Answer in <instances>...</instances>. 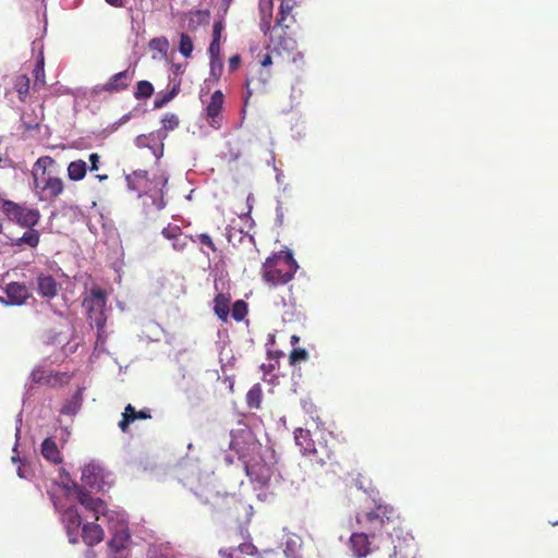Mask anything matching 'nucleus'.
I'll use <instances>...</instances> for the list:
<instances>
[{
  "label": "nucleus",
  "instance_id": "f257e3e1",
  "mask_svg": "<svg viewBox=\"0 0 558 558\" xmlns=\"http://www.w3.org/2000/svg\"><path fill=\"white\" fill-rule=\"evenodd\" d=\"M355 519L360 527L369 532L372 537L387 530L389 525H392L393 530L397 531L400 523V515L397 510L381 499L377 500L375 498L374 507L357 512Z\"/></svg>",
  "mask_w": 558,
  "mask_h": 558
},
{
  "label": "nucleus",
  "instance_id": "f03ea898",
  "mask_svg": "<svg viewBox=\"0 0 558 558\" xmlns=\"http://www.w3.org/2000/svg\"><path fill=\"white\" fill-rule=\"evenodd\" d=\"M54 163L50 156H43L34 163V192L40 201H53L64 192L63 180L49 170Z\"/></svg>",
  "mask_w": 558,
  "mask_h": 558
},
{
  "label": "nucleus",
  "instance_id": "7ed1b4c3",
  "mask_svg": "<svg viewBox=\"0 0 558 558\" xmlns=\"http://www.w3.org/2000/svg\"><path fill=\"white\" fill-rule=\"evenodd\" d=\"M298 267L292 253L281 251L266 259L262 267V276L269 286L277 287L288 283L294 277Z\"/></svg>",
  "mask_w": 558,
  "mask_h": 558
},
{
  "label": "nucleus",
  "instance_id": "20e7f679",
  "mask_svg": "<svg viewBox=\"0 0 558 558\" xmlns=\"http://www.w3.org/2000/svg\"><path fill=\"white\" fill-rule=\"evenodd\" d=\"M129 187L137 191L140 195L149 193H160V199L157 208L161 209L166 203L162 197V190L168 183V177L163 171H157L149 175L146 170H136L126 177Z\"/></svg>",
  "mask_w": 558,
  "mask_h": 558
},
{
  "label": "nucleus",
  "instance_id": "39448f33",
  "mask_svg": "<svg viewBox=\"0 0 558 558\" xmlns=\"http://www.w3.org/2000/svg\"><path fill=\"white\" fill-rule=\"evenodd\" d=\"M294 438L296 445L301 448L303 453L312 454L313 460L320 465L326 464L327 461H330L335 458V452L331 448L328 447L327 440H324V442L319 441L318 445H315V441L312 439V435L308 429H295Z\"/></svg>",
  "mask_w": 558,
  "mask_h": 558
},
{
  "label": "nucleus",
  "instance_id": "423d86ee",
  "mask_svg": "<svg viewBox=\"0 0 558 558\" xmlns=\"http://www.w3.org/2000/svg\"><path fill=\"white\" fill-rule=\"evenodd\" d=\"M106 304L107 293L99 287H93L89 295L83 300V306L87 312L88 319L97 327L98 331L102 330L106 326Z\"/></svg>",
  "mask_w": 558,
  "mask_h": 558
},
{
  "label": "nucleus",
  "instance_id": "0eeeda50",
  "mask_svg": "<svg viewBox=\"0 0 558 558\" xmlns=\"http://www.w3.org/2000/svg\"><path fill=\"white\" fill-rule=\"evenodd\" d=\"M0 209L10 220L24 228L36 226L40 219V214L37 209L23 207L9 199L0 198Z\"/></svg>",
  "mask_w": 558,
  "mask_h": 558
},
{
  "label": "nucleus",
  "instance_id": "6e6552de",
  "mask_svg": "<svg viewBox=\"0 0 558 558\" xmlns=\"http://www.w3.org/2000/svg\"><path fill=\"white\" fill-rule=\"evenodd\" d=\"M106 471L102 466L89 463L82 471L83 483L92 489L104 490L108 483L106 482Z\"/></svg>",
  "mask_w": 558,
  "mask_h": 558
},
{
  "label": "nucleus",
  "instance_id": "1a4fd4ad",
  "mask_svg": "<svg viewBox=\"0 0 558 558\" xmlns=\"http://www.w3.org/2000/svg\"><path fill=\"white\" fill-rule=\"evenodd\" d=\"M225 96L221 90H216L213 93L209 102L205 108V117L210 128L218 130L221 128L222 122V107H223Z\"/></svg>",
  "mask_w": 558,
  "mask_h": 558
},
{
  "label": "nucleus",
  "instance_id": "9d476101",
  "mask_svg": "<svg viewBox=\"0 0 558 558\" xmlns=\"http://www.w3.org/2000/svg\"><path fill=\"white\" fill-rule=\"evenodd\" d=\"M32 380L35 384L46 385L49 387H61L70 380V376L66 373H53L52 371L44 367H37L32 372Z\"/></svg>",
  "mask_w": 558,
  "mask_h": 558
},
{
  "label": "nucleus",
  "instance_id": "9b49d317",
  "mask_svg": "<svg viewBox=\"0 0 558 558\" xmlns=\"http://www.w3.org/2000/svg\"><path fill=\"white\" fill-rule=\"evenodd\" d=\"M135 76V69H126L119 73L113 74L109 80L101 86V90L109 94L121 93L130 86L131 82Z\"/></svg>",
  "mask_w": 558,
  "mask_h": 558
},
{
  "label": "nucleus",
  "instance_id": "f8f14e48",
  "mask_svg": "<svg viewBox=\"0 0 558 558\" xmlns=\"http://www.w3.org/2000/svg\"><path fill=\"white\" fill-rule=\"evenodd\" d=\"M271 76L272 74L269 69H260L256 76L246 80L245 105H247L248 99L254 94H265L267 92Z\"/></svg>",
  "mask_w": 558,
  "mask_h": 558
},
{
  "label": "nucleus",
  "instance_id": "ddd939ff",
  "mask_svg": "<svg viewBox=\"0 0 558 558\" xmlns=\"http://www.w3.org/2000/svg\"><path fill=\"white\" fill-rule=\"evenodd\" d=\"M11 85L4 93L5 98L15 93L21 102H26L31 93V78L27 74L16 73L10 78Z\"/></svg>",
  "mask_w": 558,
  "mask_h": 558
},
{
  "label": "nucleus",
  "instance_id": "4468645a",
  "mask_svg": "<svg viewBox=\"0 0 558 558\" xmlns=\"http://www.w3.org/2000/svg\"><path fill=\"white\" fill-rule=\"evenodd\" d=\"M151 418V411L148 408H144L137 411L132 404H128L122 413V418L118 423L119 428L126 433L132 423L136 420H149Z\"/></svg>",
  "mask_w": 558,
  "mask_h": 558
},
{
  "label": "nucleus",
  "instance_id": "2eb2a0df",
  "mask_svg": "<svg viewBox=\"0 0 558 558\" xmlns=\"http://www.w3.org/2000/svg\"><path fill=\"white\" fill-rule=\"evenodd\" d=\"M160 133L142 134L135 138L138 148H148L159 159L163 154V143Z\"/></svg>",
  "mask_w": 558,
  "mask_h": 558
},
{
  "label": "nucleus",
  "instance_id": "dca6fc26",
  "mask_svg": "<svg viewBox=\"0 0 558 558\" xmlns=\"http://www.w3.org/2000/svg\"><path fill=\"white\" fill-rule=\"evenodd\" d=\"M369 537H372L369 532L353 533L351 535L350 547L355 557L363 558L372 551Z\"/></svg>",
  "mask_w": 558,
  "mask_h": 558
},
{
  "label": "nucleus",
  "instance_id": "f3484780",
  "mask_svg": "<svg viewBox=\"0 0 558 558\" xmlns=\"http://www.w3.org/2000/svg\"><path fill=\"white\" fill-rule=\"evenodd\" d=\"M78 502L85 507V509L90 510L95 513V519H99V514H105L107 506L100 499L93 497L89 493L80 489L77 493Z\"/></svg>",
  "mask_w": 558,
  "mask_h": 558
},
{
  "label": "nucleus",
  "instance_id": "a211bd4d",
  "mask_svg": "<svg viewBox=\"0 0 558 558\" xmlns=\"http://www.w3.org/2000/svg\"><path fill=\"white\" fill-rule=\"evenodd\" d=\"M5 293L8 303L12 305H22L29 298V291L24 283L11 282L7 286Z\"/></svg>",
  "mask_w": 558,
  "mask_h": 558
},
{
  "label": "nucleus",
  "instance_id": "6ab92c4d",
  "mask_svg": "<svg viewBox=\"0 0 558 558\" xmlns=\"http://www.w3.org/2000/svg\"><path fill=\"white\" fill-rule=\"evenodd\" d=\"M104 530L97 523L90 522L82 526L83 542L89 547L99 544L104 539Z\"/></svg>",
  "mask_w": 558,
  "mask_h": 558
},
{
  "label": "nucleus",
  "instance_id": "aec40b11",
  "mask_svg": "<svg viewBox=\"0 0 558 558\" xmlns=\"http://www.w3.org/2000/svg\"><path fill=\"white\" fill-rule=\"evenodd\" d=\"M38 293L43 298L52 299L57 295L59 284L51 275H39L37 278Z\"/></svg>",
  "mask_w": 558,
  "mask_h": 558
},
{
  "label": "nucleus",
  "instance_id": "412c9836",
  "mask_svg": "<svg viewBox=\"0 0 558 558\" xmlns=\"http://www.w3.org/2000/svg\"><path fill=\"white\" fill-rule=\"evenodd\" d=\"M230 437L229 448L238 454H243L244 442H247L252 438V433L247 428H241L238 430H231Z\"/></svg>",
  "mask_w": 558,
  "mask_h": 558
},
{
  "label": "nucleus",
  "instance_id": "4be33fe9",
  "mask_svg": "<svg viewBox=\"0 0 558 558\" xmlns=\"http://www.w3.org/2000/svg\"><path fill=\"white\" fill-rule=\"evenodd\" d=\"M219 554L228 558H243V556H255L257 548L252 543H242L236 547L220 549Z\"/></svg>",
  "mask_w": 558,
  "mask_h": 558
},
{
  "label": "nucleus",
  "instance_id": "5701e85b",
  "mask_svg": "<svg viewBox=\"0 0 558 558\" xmlns=\"http://www.w3.org/2000/svg\"><path fill=\"white\" fill-rule=\"evenodd\" d=\"M41 454L47 461H50L53 464H59L62 462L61 453L58 449L56 441L52 438H46L43 441Z\"/></svg>",
  "mask_w": 558,
  "mask_h": 558
},
{
  "label": "nucleus",
  "instance_id": "b1692460",
  "mask_svg": "<svg viewBox=\"0 0 558 558\" xmlns=\"http://www.w3.org/2000/svg\"><path fill=\"white\" fill-rule=\"evenodd\" d=\"M276 47L287 56L288 62H295L296 56L300 53L296 51V41L291 37L282 36L277 43Z\"/></svg>",
  "mask_w": 558,
  "mask_h": 558
},
{
  "label": "nucleus",
  "instance_id": "393cba45",
  "mask_svg": "<svg viewBox=\"0 0 558 558\" xmlns=\"http://www.w3.org/2000/svg\"><path fill=\"white\" fill-rule=\"evenodd\" d=\"M66 172L71 181H81L86 177L87 163L82 159L73 160L68 165Z\"/></svg>",
  "mask_w": 558,
  "mask_h": 558
},
{
  "label": "nucleus",
  "instance_id": "a878e982",
  "mask_svg": "<svg viewBox=\"0 0 558 558\" xmlns=\"http://www.w3.org/2000/svg\"><path fill=\"white\" fill-rule=\"evenodd\" d=\"M39 241H40L39 232L32 227V228H28V230L21 238L12 240V245H14V246L27 245L32 248H35L38 246Z\"/></svg>",
  "mask_w": 558,
  "mask_h": 558
},
{
  "label": "nucleus",
  "instance_id": "bb28decb",
  "mask_svg": "<svg viewBox=\"0 0 558 558\" xmlns=\"http://www.w3.org/2000/svg\"><path fill=\"white\" fill-rule=\"evenodd\" d=\"M229 304L230 299L222 293L217 294L214 300V311L216 315L223 322H226L229 316Z\"/></svg>",
  "mask_w": 558,
  "mask_h": 558
},
{
  "label": "nucleus",
  "instance_id": "cd10ccee",
  "mask_svg": "<svg viewBox=\"0 0 558 558\" xmlns=\"http://www.w3.org/2000/svg\"><path fill=\"white\" fill-rule=\"evenodd\" d=\"M296 2L295 0H281V4L278 12V17L276 24L280 27L288 28L289 25L286 24L287 19L291 15Z\"/></svg>",
  "mask_w": 558,
  "mask_h": 558
},
{
  "label": "nucleus",
  "instance_id": "c85d7f7f",
  "mask_svg": "<svg viewBox=\"0 0 558 558\" xmlns=\"http://www.w3.org/2000/svg\"><path fill=\"white\" fill-rule=\"evenodd\" d=\"M34 84L32 89L37 90L46 85V75H45V62H44V56L40 54L39 59L37 60L34 70Z\"/></svg>",
  "mask_w": 558,
  "mask_h": 558
},
{
  "label": "nucleus",
  "instance_id": "c756f323",
  "mask_svg": "<svg viewBox=\"0 0 558 558\" xmlns=\"http://www.w3.org/2000/svg\"><path fill=\"white\" fill-rule=\"evenodd\" d=\"M413 539L403 538L399 544L393 545V551L388 558H411Z\"/></svg>",
  "mask_w": 558,
  "mask_h": 558
},
{
  "label": "nucleus",
  "instance_id": "7c9ffc66",
  "mask_svg": "<svg viewBox=\"0 0 558 558\" xmlns=\"http://www.w3.org/2000/svg\"><path fill=\"white\" fill-rule=\"evenodd\" d=\"M161 123L162 128L157 133H160L161 138L165 140L170 131L179 126L180 120L175 113L168 112L163 116Z\"/></svg>",
  "mask_w": 558,
  "mask_h": 558
},
{
  "label": "nucleus",
  "instance_id": "2f4dec72",
  "mask_svg": "<svg viewBox=\"0 0 558 558\" xmlns=\"http://www.w3.org/2000/svg\"><path fill=\"white\" fill-rule=\"evenodd\" d=\"M129 539L130 534L125 530H120L113 534L108 545L113 553H120L122 549L125 548Z\"/></svg>",
  "mask_w": 558,
  "mask_h": 558
},
{
  "label": "nucleus",
  "instance_id": "473e14b6",
  "mask_svg": "<svg viewBox=\"0 0 558 558\" xmlns=\"http://www.w3.org/2000/svg\"><path fill=\"white\" fill-rule=\"evenodd\" d=\"M263 399V391L259 384L254 385L246 393V403L250 409H259Z\"/></svg>",
  "mask_w": 558,
  "mask_h": 558
},
{
  "label": "nucleus",
  "instance_id": "72a5a7b5",
  "mask_svg": "<svg viewBox=\"0 0 558 558\" xmlns=\"http://www.w3.org/2000/svg\"><path fill=\"white\" fill-rule=\"evenodd\" d=\"M209 58H210V74L219 78L222 70H223V62L221 58V50L215 52L213 50H208Z\"/></svg>",
  "mask_w": 558,
  "mask_h": 558
},
{
  "label": "nucleus",
  "instance_id": "f704fd0d",
  "mask_svg": "<svg viewBox=\"0 0 558 558\" xmlns=\"http://www.w3.org/2000/svg\"><path fill=\"white\" fill-rule=\"evenodd\" d=\"M62 518L65 523V527H80L82 524L81 514L75 507L68 508Z\"/></svg>",
  "mask_w": 558,
  "mask_h": 558
},
{
  "label": "nucleus",
  "instance_id": "c9c22d12",
  "mask_svg": "<svg viewBox=\"0 0 558 558\" xmlns=\"http://www.w3.org/2000/svg\"><path fill=\"white\" fill-rule=\"evenodd\" d=\"M223 28H225V25H223L222 20L216 21L214 23L213 39H211L208 50H213L215 52L221 50L220 40H221V35H222Z\"/></svg>",
  "mask_w": 558,
  "mask_h": 558
},
{
  "label": "nucleus",
  "instance_id": "e433bc0d",
  "mask_svg": "<svg viewBox=\"0 0 558 558\" xmlns=\"http://www.w3.org/2000/svg\"><path fill=\"white\" fill-rule=\"evenodd\" d=\"M41 121H43V117L35 114L33 112L29 113V112L25 111L21 116V122H22V125L24 126L25 131H32V130L37 129L40 125Z\"/></svg>",
  "mask_w": 558,
  "mask_h": 558
},
{
  "label": "nucleus",
  "instance_id": "4c0bfd02",
  "mask_svg": "<svg viewBox=\"0 0 558 558\" xmlns=\"http://www.w3.org/2000/svg\"><path fill=\"white\" fill-rule=\"evenodd\" d=\"M154 94V86L148 81H140L136 84V88L134 90V97L137 100L147 99L151 97Z\"/></svg>",
  "mask_w": 558,
  "mask_h": 558
},
{
  "label": "nucleus",
  "instance_id": "58836bf2",
  "mask_svg": "<svg viewBox=\"0 0 558 558\" xmlns=\"http://www.w3.org/2000/svg\"><path fill=\"white\" fill-rule=\"evenodd\" d=\"M148 47L150 50L158 51L162 57H166L169 50V41L166 37H154L149 40Z\"/></svg>",
  "mask_w": 558,
  "mask_h": 558
},
{
  "label": "nucleus",
  "instance_id": "ea45409f",
  "mask_svg": "<svg viewBox=\"0 0 558 558\" xmlns=\"http://www.w3.org/2000/svg\"><path fill=\"white\" fill-rule=\"evenodd\" d=\"M193 48H194V46H193L192 38L187 34L182 33L180 35V43H179L180 53L183 57L189 58L192 54Z\"/></svg>",
  "mask_w": 558,
  "mask_h": 558
},
{
  "label": "nucleus",
  "instance_id": "a19ab883",
  "mask_svg": "<svg viewBox=\"0 0 558 558\" xmlns=\"http://www.w3.org/2000/svg\"><path fill=\"white\" fill-rule=\"evenodd\" d=\"M180 92V86L175 85L171 90L167 92L161 97H158L154 100V108L159 109L166 106L169 101H171Z\"/></svg>",
  "mask_w": 558,
  "mask_h": 558
},
{
  "label": "nucleus",
  "instance_id": "79ce46f5",
  "mask_svg": "<svg viewBox=\"0 0 558 558\" xmlns=\"http://www.w3.org/2000/svg\"><path fill=\"white\" fill-rule=\"evenodd\" d=\"M231 314L234 320H242L247 314V304L242 300H238L232 306Z\"/></svg>",
  "mask_w": 558,
  "mask_h": 558
},
{
  "label": "nucleus",
  "instance_id": "37998d69",
  "mask_svg": "<svg viewBox=\"0 0 558 558\" xmlns=\"http://www.w3.org/2000/svg\"><path fill=\"white\" fill-rule=\"evenodd\" d=\"M308 359V353L305 349L296 348L293 349L290 353L289 361L290 364L295 365L300 362H304Z\"/></svg>",
  "mask_w": 558,
  "mask_h": 558
},
{
  "label": "nucleus",
  "instance_id": "c03bdc74",
  "mask_svg": "<svg viewBox=\"0 0 558 558\" xmlns=\"http://www.w3.org/2000/svg\"><path fill=\"white\" fill-rule=\"evenodd\" d=\"M355 485L357 488L368 493L369 495H378V492L372 485L371 481H366L361 474L355 478Z\"/></svg>",
  "mask_w": 558,
  "mask_h": 558
},
{
  "label": "nucleus",
  "instance_id": "a18cd8bd",
  "mask_svg": "<svg viewBox=\"0 0 558 558\" xmlns=\"http://www.w3.org/2000/svg\"><path fill=\"white\" fill-rule=\"evenodd\" d=\"M189 243V236L181 232L174 239L171 240L172 248L177 252H183Z\"/></svg>",
  "mask_w": 558,
  "mask_h": 558
},
{
  "label": "nucleus",
  "instance_id": "49530a36",
  "mask_svg": "<svg viewBox=\"0 0 558 558\" xmlns=\"http://www.w3.org/2000/svg\"><path fill=\"white\" fill-rule=\"evenodd\" d=\"M182 232L181 228L179 226H175V225H168L166 228L162 229L161 231V234L168 239V240H172L174 239L177 235H179L180 233Z\"/></svg>",
  "mask_w": 558,
  "mask_h": 558
},
{
  "label": "nucleus",
  "instance_id": "de8ad7c7",
  "mask_svg": "<svg viewBox=\"0 0 558 558\" xmlns=\"http://www.w3.org/2000/svg\"><path fill=\"white\" fill-rule=\"evenodd\" d=\"M192 15L196 17L198 24H207L210 17V12L208 10H196L192 12Z\"/></svg>",
  "mask_w": 558,
  "mask_h": 558
},
{
  "label": "nucleus",
  "instance_id": "09e8293b",
  "mask_svg": "<svg viewBox=\"0 0 558 558\" xmlns=\"http://www.w3.org/2000/svg\"><path fill=\"white\" fill-rule=\"evenodd\" d=\"M270 53L274 54V63L276 64H283L287 61V56L280 50V48L278 47H274L271 50H270Z\"/></svg>",
  "mask_w": 558,
  "mask_h": 558
},
{
  "label": "nucleus",
  "instance_id": "8fccbe9b",
  "mask_svg": "<svg viewBox=\"0 0 558 558\" xmlns=\"http://www.w3.org/2000/svg\"><path fill=\"white\" fill-rule=\"evenodd\" d=\"M197 238H198L199 242L203 245H206L210 251H213V252L217 251V247H216L215 243L213 242L211 238L209 236V234L201 233L197 235Z\"/></svg>",
  "mask_w": 558,
  "mask_h": 558
},
{
  "label": "nucleus",
  "instance_id": "3c124183",
  "mask_svg": "<svg viewBox=\"0 0 558 558\" xmlns=\"http://www.w3.org/2000/svg\"><path fill=\"white\" fill-rule=\"evenodd\" d=\"M78 408V404L76 401H69L68 403H65L63 405V408L61 409V413L62 414H66V415H70V414H75L76 413V410Z\"/></svg>",
  "mask_w": 558,
  "mask_h": 558
},
{
  "label": "nucleus",
  "instance_id": "603ef678",
  "mask_svg": "<svg viewBox=\"0 0 558 558\" xmlns=\"http://www.w3.org/2000/svg\"><path fill=\"white\" fill-rule=\"evenodd\" d=\"M88 160L90 162L89 170L97 171L99 169L100 155L97 153H92L88 156Z\"/></svg>",
  "mask_w": 558,
  "mask_h": 558
},
{
  "label": "nucleus",
  "instance_id": "864d4df0",
  "mask_svg": "<svg viewBox=\"0 0 558 558\" xmlns=\"http://www.w3.org/2000/svg\"><path fill=\"white\" fill-rule=\"evenodd\" d=\"M66 534L69 537V542L71 544H77L78 543V530L80 527H65Z\"/></svg>",
  "mask_w": 558,
  "mask_h": 558
},
{
  "label": "nucleus",
  "instance_id": "5fc2aeb1",
  "mask_svg": "<svg viewBox=\"0 0 558 558\" xmlns=\"http://www.w3.org/2000/svg\"><path fill=\"white\" fill-rule=\"evenodd\" d=\"M240 63H241V57L239 54H234V56L230 57V59L228 61L229 71L230 72L236 71L240 66Z\"/></svg>",
  "mask_w": 558,
  "mask_h": 558
},
{
  "label": "nucleus",
  "instance_id": "6e6d98bb",
  "mask_svg": "<svg viewBox=\"0 0 558 558\" xmlns=\"http://www.w3.org/2000/svg\"><path fill=\"white\" fill-rule=\"evenodd\" d=\"M271 64H274V54L269 51L260 59V66L262 69H268Z\"/></svg>",
  "mask_w": 558,
  "mask_h": 558
},
{
  "label": "nucleus",
  "instance_id": "4d7b16f0",
  "mask_svg": "<svg viewBox=\"0 0 558 558\" xmlns=\"http://www.w3.org/2000/svg\"><path fill=\"white\" fill-rule=\"evenodd\" d=\"M276 365L275 364H262L260 368L264 371L265 374H269L271 373L274 369H275Z\"/></svg>",
  "mask_w": 558,
  "mask_h": 558
},
{
  "label": "nucleus",
  "instance_id": "13d9d810",
  "mask_svg": "<svg viewBox=\"0 0 558 558\" xmlns=\"http://www.w3.org/2000/svg\"><path fill=\"white\" fill-rule=\"evenodd\" d=\"M106 2L116 8L123 7V0H106Z\"/></svg>",
  "mask_w": 558,
  "mask_h": 558
},
{
  "label": "nucleus",
  "instance_id": "bf43d9fd",
  "mask_svg": "<svg viewBox=\"0 0 558 558\" xmlns=\"http://www.w3.org/2000/svg\"><path fill=\"white\" fill-rule=\"evenodd\" d=\"M245 471H246V474H247L251 478H253V476H254V466H251V465H248V464H245Z\"/></svg>",
  "mask_w": 558,
  "mask_h": 558
},
{
  "label": "nucleus",
  "instance_id": "052dcab7",
  "mask_svg": "<svg viewBox=\"0 0 558 558\" xmlns=\"http://www.w3.org/2000/svg\"><path fill=\"white\" fill-rule=\"evenodd\" d=\"M279 355H280V353H278V352H276V353H272V352H270V351L268 352V357H269V359H275V360H277ZM276 364H278V361H276Z\"/></svg>",
  "mask_w": 558,
  "mask_h": 558
},
{
  "label": "nucleus",
  "instance_id": "680f3d73",
  "mask_svg": "<svg viewBox=\"0 0 558 558\" xmlns=\"http://www.w3.org/2000/svg\"><path fill=\"white\" fill-rule=\"evenodd\" d=\"M98 181H106L108 180V174H96L95 177Z\"/></svg>",
  "mask_w": 558,
  "mask_h": 558
},
{
  "label": "nucleus",
  "instance_id": "e2e57ef3",
  "mask_svg": "<svg viewBox=\"0 0 558 558\" xmlns=\"http://www.w3.org/2000/svg\"><path fill=\"white\" fill-rule=\"evenodd\" d=\"M86 557H87V558H95V551H94V550H92V549H88V550L86 551Z\"/></svg>",
  "mask_w": 558,
  "mask_h": 558
},
{
  "label": "nucleus",
  "instance_id": "0e129e2a",
  "mask_svg": "<svg viewBox=\"0 0 558 558\" xmlns=\"http://www.w3.org/2000/svg\"><path fill=\"white\" fill-rule=\"evenodd\" d=\"M17 474H19V476H20V477H22V478H25V477H26V475L24 474V471H23L22 466H19V469H17Z\"/></svg>",
  "mask_w": 558,
  "mask_h": 558
},
{
  "label": "nucleus",
  "instance_id": "69168bd1",
  "mask_svg": "<svg viewBox=\"0 0 558 558\" xmlns=\"http://www.w3.org/2000/svg\"><path fill=\"white\" fill-rule=\"evenodd\" d=\"M299 341H300V338H299L298 336L293 335V336L291 337V343H292V344H295V343H298Z\"/></svg>",
  "mask_w": 558,
  "mask_h": 558
},
{
  "label": "nucleus",
  "instance_id": "338daca9",
  "mask_svg": "<svg viewBox=\"0 0 558 558\" xmlns=\"http://www.w3.org/2000/svg\"><path fill=\"white\" fill-rule=\"evenodd\" d=\"M222 2H223V4H225V7H226V11H227V10L229 9V7H230V4H231L232 0H222Z\"/></svg>",
  "mask_w": 558,
  "mask_h": 558
},
{
  "label": "nucleus",
  "instance_id": "774afa93",
  "mask_svg": "<svg viewBox=\"0 0 558 558\" xmlns=\"http://www.w3.org/2000/svg\"><path fill=\"white\" fill-rule=\"evenodd\" d=\"M269 28H270V25H269V23H267L262 29L266 34L269 31Z\"/></svg>",
  "mask_w": 558,
  "mask_h": 558
}]
</instances>
